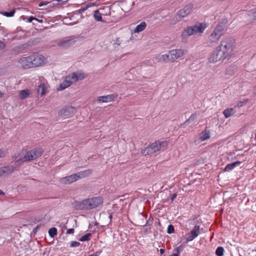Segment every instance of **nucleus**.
<instances>
[{"label":"nucleus","instance_id":"nucleus-56","mask_svg":"<svg viewBox=\"0 0 256 256\" xmlns=\"http://www.w3.org/2000/svg\"><path fill=\"white\" fill-rule=\"evenodd\" d=\"M2 152H0V158H2Z\"/></svg>","mask_w":256,"mask_h":256},{"label":"nucleus","instance_id":"nucleus-21","mask_svg":"<svg viewBox=\"0 0 256 256\" xmlns=\"http://www.w3.org/2000/svg\"><path fill=\"white\" fill-rule=\"evenodd\" d=\"M72 82L68 81V80H67L66 78V77L64 82L59 85V86L57 88V90H64L65 88H67L68 87L70 86Z\"/></svg>","mask_w":256,"mask_h":256},{"label":"nucleus","instance_id":"nucleus-30","mask_svg":"<svg viewBox=\"0 0 256 256\" xmlns=\"http://www.w3.org/2000/svg\"><path fill=\"white\" fill-rule=\"evenodd\" d=\"M29 94L30 92L28 90H22L20 92V97L21 99H24L26 98Z\"/></svg>","mask_w":256,"mask_h":256},{"label":"nucleus","instance_id":"nucleus-2","mask_svg":"<svg viewBox=\"0 0 256 256\" xmlns=\"http://www.w3.org/2000/svg\"><path fill=\"white\" fill-rule=\"evenodd\" d=\"M168 146L166 140H158L150 144L146 148L142 150L141 154L143 156L152 154L160 150H164Z\"/></svg>","mask_w":256,"mask_h":256},{"label":"nucleus","instance_id":"nucleus-33","mask_svg":"<svg viewBox=\"0 0 256 256\" xmlns=\"http://www.w3.org/2000/svg\"><path fill=\"white\" fill-rule=\"evenodd\" d=\"M16 12L15 9H13L10 12H1L0 14H2L3 16H4L6 17H12L13 16L14 14Z\"/></svg>","mask_w":256,"mask_h":256},{"label":"nucleus","instance_id":"nucleus-45","mask_svg":"<svg viewBox=\"0 0 256 256\" xmlns=\"http://www.w3.org/2000/svg\"><path fill=\"white\" fill-rule=\"evenodd\" d=\"M102 252V250L96 252L95 253H94L88 256H99L100 253Z\"/></svg>","mask_w":256,"mask_h":256},{"label":"nucleus","instance_id":"nucleus-24","mask_svg":"<svg viewBox=\"0 0 256 256\" xmlns=\"http://www.w3.org/2000/svg\"><path fill=\"white\" fill-rule=\"evenodd\" d=\"M46 88L45 84H41L40 85L38 86V93L40 96H42L46 94Z\"/></svg>","mask_w":256,"mask_h":256},{"label":"nucleus","instance_id":"nucleus-27","mask_svg":"<svg viewBox=\"0 0 256 256\" xmlns=\"http://www.w3.org/2000/svg\"><path fill=\"white\" fill-rule=\"evenodd\" d=\"M236 112L234 108H229L225 110V118L233 115Z\"/></svg>","mask_w":256,"mask_h":256},{"label":"nucleus","instance_id":"nucleus-19","mask_svg":"<svg viewBox=\"0 0 256 256\" xmlns=\"http://www.w3.org/2000/svg\"><path fill=\"white\" fill-rule=\"evenodd\" d=\"M116 97L117 94H114L104 96H99L98 98V100L100 102H107L113 100Z\"/></svg>","mask_w":256,"mask_h":256},{"label":"nucleus","instance_id":"nucleus-51","mask_svg":"<svg viewBox=\"0 0 256 256\" xmlns=\"http://www.w3.org/2000/svg\"><path fill=\"white\" fill-rule=\"evenodd\" d=\"M4 193L1 190H0V195H4Z\"/></svg>","mask_w":256,"mask_h":256},{"label":"nucleus","instance_id":"nucleus-4","mask_svg":"<svg viewBox=\"0 0 256 256\" xmlns=\"http://www.w3.org/2000/svg\"><path fill=\"white\" fill-rule=\"evenodd\" d=\"M225 44V58L232 57L234 55V50L235 48V40L232 38H226Z\"/></svg>","mask_w":256,"mask_h":256},{"label":"nucleus","instance_id":"nucleus-53","mask_svg":"<svg viewBox=\"0 0 256 256\" xmlns=\"http://www.w3.org/2000/svg\"><path fill=\"white\" fill-rule=\"evenodd\" d=\"M39 228V226H37L36 228H34V231H36Z\"/></svg>","mask_w":256,"mask_h":256},{"label":"nucleus","instance_id":"nucleus-41","mask_svg":"<svg viewBox=\"0 0 256 256\" xmlns=\"http://www.w3.org/2000/svg\"><path fill=\"white\" fill-rule=\"evenodd\" d=\"M234 66H230L227 68L226 73L228 74L232 75L234 73Z\"/></svg>","mask_w":256,"mask_h":256},{"label":"nucleus","instance_id":"nucleus-6","mask_svg":"<svg viewBox=\"0 0 256 256\" xmlns=\"http://www.w3.org/2000/svg\"><path fill=\"white\" fill-rule=\"evenodd\" d=\"M224 28L222 25L218 26L208 37V40L211 43L218 42L224 33Z\"/></svg>","mask_w":256,"mask_h":256},{"label":"nucleus","instance_id":"nucleus-48","mask_svg":"<svg viewBox=\"0 0 256 256\" xmlns=\"http://www.w3.org/2000/svg\"><path fill=\"white\" fill-rule=\"evenodd\" d=\"M121 42H122V40H120V38H118L116 40V43H115V44H118V46H119V45H120V44Z\"/></svg>","mask_w":256,"mask_h":256},{"label":"nucleus","instance_id":"nucleus-36","mask_svg":"<svg viewBox=\"0 0 256 256\" xmlns=\"http://www.w3.org/2000/svg\"><path fill=\"white\" fill-rule=\"evenodd\" d=\"M91 236V234L88 233L84 236H82L79 240L81 242H84L89 240H90V236Z\"/></svg>","mask_w":256,"mask_h":256},{"label":"nucleus","instance_id":"nucleus-42","mask_svg":"<svg viewBox=\"0 0 256 256\" xmlns=\"http://www.w3.org/2000/svg\"><path fill=\"white\" fill-rule=\"evenodd\" d=\"M170 56L169 53L168 54H166L162 55L161 56V59H162L164 61H167L168 60H170Z\"/></svg>","mask_w":256,"mask_h":256},{"label":"nucleus","instance_id":"nucleus-35","mask_svg":"<svg viewBox=\"0 0 256 256\" xmlns=\"http://www.w3.org/2000/svg\"><path fill=\"white\" fill-rule=\"evenodd\" d=\"M224 248L222 246H218L216 250V254L217 256H222L224 254Z\"/></svg>","mask_w":256,"mask_h":256},{"label":"nucleus","instance_id":"nucleus-49","mask_svg":"<svg viewBox=\"0 0 256 256\" xmlns=\"http://www.w3.org/2000/svg\"><path fill=\"white\" fill-rule=\"evenodd\" d=\"M5 46V45L2 42H0V47L2 48H4Z\"/></svg>","mask_w":256,"mask_h":256},{"label":"nucleus","instance_id":"nucleus-34","mask_svg":"<svg viewBox=\"0 0 256 256\" xmlns=\"http://www.w3.org/2000/svg\"><path fill=\"white\" fill-rule=\"evenodd\" d=\"M48 234L52 238H54L57 234V229L56 228H52L48 230Z\"/></svg>","mask_w":256,"mask_h":256},{"label":"nucleus","instance_id":"nucleus-3","mask_svg":"<svg viewBox=\"0 0 256 256\" xmlns=\"http://www.w3.org/2000/svg\"><path fill=\"white\" fill-rule=\"evenodd\" d=\"M43 152L44 150L40 148H35L28 151L24 156H16L14 159L16 160L15 164H18V165H20L21 162L35 160L40 157Z\"/></svg>","mask_w":256,"mask_h":256},{"label":"nucleus","instance_id":"nucleus-22","mask_svg":"<svg viewBox=\"0 0 256 256\" xmlns=\"http://www.w3.org/2000/svg\"><path fill=\"white\" fill-rule=\"evenodd\" d=\"M210 138V132L206 130L202 131L200 134V139L201 141L206 140Z\"/></svg>","mask_w":256,"mask_h":256},{"label":"nucleus","instance_id":"nucleus-20","mask_svg":"<svg viewBox=\"0 0 256 256\" xmlns=\"http://www.w3.org/2000/svg\"><path fill=\"white\" fill-rule=\"evenodd\" d=\"M92 170H86L84 171L78 172V173H76V174L77 176V179L78 180L79 179H81L89 176L92 174Z\"/></svg>","mask_w":256,"mask_h":256},{"label":"nucleus","instance_id":"nucleus-12","mask_svg":"<svg viewBox=\"0 0 256 256\" xmlns=\"http://www.w3.org/2000/svg\"><path fill=\"white\" fill-rule=\"evenodd\" d=\"M200 234V226L196 225L188 234L186 238V242L192 241L196 238Z\"/></svg>","mask_w":256,"mask_h":256},{"label":"nucleus","instance_id":"nucleus-55","mask_svg":"<svg viewBox=\"0 0 256 256\" xmlns=\"http://www.w3.org/2000/svg\"><path fill=\"white\" fill-rule=\"evenodd\" d=\"M2 92H0V98H2Z\"/></svg>","mask_w":256,"mask_h":256},{"label":"nucleus","instance_id":"nucleus-38","mask_svg":"<svg viewBox=\"0 0 256 256\" xmlns=\"http://www.w3.org/2000/svg\"><path fill=\"white\" fill-rule=\"evenodd\" d=\"M174 226L172 224L168 225L167 229V232L169 234H170L174 232Z\"/></svg>","mask_w":256,"mask_h":256},{"label":"nucleus","instance_id":"nucleus-23","mask_svg":"<svg viewBox=\"0 0 256 256\" xmlns=\"http://www.w3.org/2000/svg\"><path fill=\"white\" fill-rule=\"evenodd\" d=\"M146 24L145 22H143L138 24L135 29L134 30V33H139L143 31L146 28Z\"/></svg>","mask_w":256,"mask_h":256},{"label":"nucleus","instance_id":"nucleus-15","mask_svg":"<svg viewBox=\"0 0 256 256\" xmlns=\"http://www.w3.org/2000/svg\"><path fill=\"white\" fill-rule=\"evenodd\" d=\"M192 4H189L186 6H184L183 8L178 10L177 12V15L180 18H184L187 16L191 12V10L192 8Z\"/></svg>","mask_w":256,"mask_h":256},{"label":"nucleus","instance_id":"nucleus-29","mask_svg":"<svg viewBox=\"0 0 256 256\" xmlns=\"http://www.w3.org/2000/svg\"><path fill=\"white\" fill-rule=\"evenodd\" d=\"M94 18L98 22H103L102 18L98 10L94 11Z\"/></svg>","mask_w":256,"mask_h":256},{"label":"nucleus","instance_id":"nucleus-40","mask_svg":"<svg viewBox=\"0 0 256 256\" xmlns=\"http://www.w3.org/2000/svg\"><path fill=\"white\" fill-rule=\"evenodd\" d=\"M89 7L88 5H86L84 7L78 10V14H82L84 11L86 10Z\"/></svg>","mask_w":256,"mask_h":256},{"label":"nucleus","instance_id":"nucleus-9","mask_svg":"<svg viewBox=\"0 0 256 256\" xmlns=\"http://www.w3.org/2000/svg\"><path fill=\"white\" fill-rule=\"evenodd\" d=\"M18 166L16 164L14 166L8 165L2 166L0 168V177H6L10 174L14 170V169Z\"/></svg>","mask_w":256,"mask_h":256},{"label":"nucleus","instance_id":"nucleus-28","mask_svg":"<svg viewBox=\"0 0 256 256\" xmlns=\"http://www.w3.org/2000/svg\"><path fill=\"white\" fill-rule=\"evenodd\" d=\"M184 248V245L182 244L174 249V252L170 256H179L180 252L182 251Z\"/></svg>","mask_w":256,"mask_h":256},{"label":"nucleus","instance_id":"nucleus-44","mask_svg":"<svg viewBox=\"0 0 256 256\" xmlns=\"http://www.w3.org/2000/svg\"><path fill=\"white\" fill-rule=\"evenodd\" d=\"M247 101L246 102H238L237 104H236V106H237L238 108L242 106L243 105L245 104H246Z\"/></svg>","mask_w":256,"mask_h":256},{"label":"nucleus","instance_id":"nucleus-26","mask_svg":"<svg viewBox=\"0 0 256 256\" xmlns=\"http://www.w3.org/2000/svg\"><path fill=\"white\" fill-rule=\"evenodd\" d=\"M76 75L74 72H72L71 74H68L66 76L67 80L70 82H72V84L74 82L78 81V78H76Z\"/></svg>","mask_w":256,"mask_h":256},{"label":"nucleus","instance_id":"nucleus-14","mask_svg":"<svg viewBox=\"0 0 256 256\" xmlns=\"http://www.w3.org/2000/svg\"><path fill=\"white\" fill-rule=\"evenodd\" d=\"M32 62V67H36L40 66L44 63V57L40 54H34L30 56Z\"/></svg>","mask_w":256,"mask_h":256},{"label":"nucleus","instance_id":"nucleus-39","mask_svg":"<svg viewBox=\"0 0 256 256\" xmlns=\"http://www.w3.org/2000/svg\"><path fill=\"white\" fill-rule=\"evenodd\" d=\"M23 19H24V20H25L26 19H27V22H32V21L33 20H36L38 21V22H40V20H38V18H34V17H33V16H30L29 18H26V17H24V18H23Z\"/></svg>","mask_w":256,"mask_h":256},{"label":"nucleus","instance_id":"nucleus-52","mask_svg":"<svg viewBox=\"0 0 256 256\" xmlns=\"http://www.w3.org/2000/svg\"><path fill=\"white\" fill-rule=\"evenodd\" d=\"M18 40V38H17L16 36H14V37L12 38L11 41H12V40Z\"/></svg>","mask_w":256,"mask_h":256},{"label":"nucleus","instance_id":"nucleus-17","mask_svg":"<svg viewBox=\"0 0 256 256\" xmlns=\"http://www.w3.org/2000/svg\"><path fill=\"white\" fill-rule=\"evenodd\" d=\"M76 180H78L76 175V174H74L62 178L60 180V182L62 184H72Z\"/></svg>","mask_w":256,"mask_h":256},{"label":"nucleus","instance_id":"nucleus-11","mask_svg":"<svg viewBox=\"0 0 256 256\" xmlns=\"http://www.w3.org/2000/svg\"><path fill=\"white\" fill-rule=\"evenodd\" d=\"M74 110V108L71 106L64 108L59 112L58 116L63 118H70L73 114Z\"/></svg>","mask_w":256,"mask_h":256},{"label":"nucleus","instance_id":"nucleus-10","mask_svg":"<svg viewBox=\"0 0 256 256\" xmlns=\"http://www.w3.org/2000/svg\"><path fill=\"white\" fill-rule=\"evenodd\" d=\"M186 50L182 49H174L169 51V54L170 56V60L174 62L178 58L182 56L185 52Z\"/></svg>","mask_w":256,"mask_h":256},{"label":"nucleus","instance_id":"nucleus-59","mask_svg":"<svg viewBox=\"0 0 256 256\" xmlns=\"http://www.w3.org/2000/svg\"><path fill=\"white\" fill-rule=\"evenodd\" d=\"M1 24L0 23V25Z\"/></svg>","mask_w":256,"mask_h":256},{"label":"nucleus","instance_id":"nucleus-54","mask_svg":"<svg viewBox=\"0 0 256 256\" xmlns=\"http://www.w3.org/2000/svg\"><path fill=\"white\" fill-rule=\"evenodd\" d=\"M98 224H98V222H94V224L95 226H98Z\"/></svg>","mask_w":256,"mask_h":256},{"label":"nucleus","instance_id":"nucleus-13","mask_svg":"<svg viewBox=\"0 0 256 256\" xmlns=\"http://www.w3.org/2000/svg\"><path fill=\"white\" fill-rule=\"evenodd\" d=\"M18 62L20 64L21 67L24 69L32 68V62L30 56L22 58L19 60Z\"/></svg>","mask_w":256,"mask_h":256},{"label":"nucleus","instance_id":"nucleus-18","mask_svg":"<svg viewBox=\"0 0 256 256\" xmlns=\"http://www.w3.org/2000/svg\"><path fill=\"white\" fill-rule=\"evenodd\" d=\"M30 44L28 43H24L22 44H18L14 46L12 50V51L15 53L18 54L22 52L25 49L28 48Z\"/></svg>","mask_w":256,"mask_h":256},{"label":"nucleus","instance_id":"nucleus-50","mask_svg":"<svg viewBox=\"0 0 256 256\" xmlns=\"http://www.w3.org/2000/svg\"><path fill=\"white\" fill-rule=\"evenodd\" d=\"M160 254H164V250L162 249V248H160Z\"/></svg>","mask_w":256,"mask_h":256},{"label":"nucleus","instance_id":"nucleus-8","mask_svg":"<svg viewBox=\"0 0 256 256\" xmlns=\"http://www.w3.org/2000/svg\"><path fill=\"white\" fill-rule=\"evenodd\" d=\"M74 208L76 210H90V202L88 198L84 199L80 202L74 201L72 203Z\"/></svg>","mask_w":256,"mask_h":256},{"label":"nucleus","instance_id":"nucleus-1","mask_svg":"<svg viewBox=\"0 0 256 256\" xmlns=\"http://www.w3.org/2000/svg\"><path fill=\"white\" fill-rule=\"evenodd\" d=\"M207 26L208 25L205 23L197 22L194 25L186 27L184 30L181 34L182 40L185 41L192 35L202 33Z\"/></svg>","mask_w":256,"mask_h":256},{"label":"nucleus","instance_id":"nucleus-43","mask_svg":"<svg viewBox=\"0 0 256 256\" xmlns=\"http://www.w3.org/2000/svg\"><path fill=\"white\" fill-rule=\"evenodd\" d=\"M80 245V243L76 241H72L70 244V247H78Z\"/></svg>","mask_w":256,"mask_h":256},{"label":"nucleus","instance_id":"nucleus-47","mask_svg":"<svg viewBox=\"0 0 256 256\" xmlns=\"http://www.w3.org/2000/svg\"><path fill=\"white\" fill-rule=\"evenodd\" d=\"M176 194H174L170 196V200L172 202L176 197Z\"/></svg>","mask_w":256,"mask_h":256},{"label":"nucleus","instance_id":"nucleus-32","mask_svg":"<svg viewBox=\"0 0 256 256\" xmlns=\"http://www.w3.org/2000/svg\"><path fill=\"white\" fill-rule=\"evenodd\" d=\"M76 75V78H78V81L79 80H82L85 78V74L82 71H76L74 72Z\"/></svg>","mask_w":256,"mask_h":256},{"label":"nucleus","instance_id":"nucleus-58","mask_svg":"<svg viewBox=\"0 0 256 256\" xmlns=\"http://www.w3.org/2000/svg\"><path fill=\"white\" fill-rule=\"evenodd\" d=\"M42 4H40L39 6H42Z\"/></svg>","mask_w":256,"mask_h":256},{"label":"nucleus","instance_id":"nucleus-57","mask_svg":"<svg viewBox=\"0 0 256 256\" xmlns=\"http://www.w3.org/2000/svg\"><path fill=\"white\" fill-rule=\"evenodd\" d=\"M254 94H256V86L254 88Z\"/></svg>","mask_w":256,"mask_h":256},{"label":"nucleus","instance_id":"nucleus-25","mask_svg":"<svg viewBox=\"0 0 256 256\" xmlns=\"http://www.w3.org/2000/svg\"><path fill=\"white\" fill-rule=\"evenodd\" d=\"M240 164V162L239 161H237L232 164H228L225 167V171H229L233 169L235 166L238 165H239Z\"/></svg>","mask_w":256,"mask_h":256},{"label":"nucleus","instance_id":"nucleus-46","mask_svg":"<svg viewBox=\"0 0 256 256\" xmlns=\"http://www.w3.org/2000/svg\"><path fill=\"white\" fill-rule=\"evenodd\" d=\"M74 228H69L66 231L67 234H72L74 233Z\"/></svg>","mask_w":256,"mask_h":256},{"label":"nucleus","instance_id":"nucleus-31","mask_svg":"<svg viewBox=\"0 0 256 256\" xmlns=\"http://www.w3.org/2000/svg\"><path fill=\"white\" fill-rule=\"evenodd\" d=\"M196 114H192L190 116L187 120L182 126H188L190 122H193L196 118Z\"/></svg>","mask_w":256,"mask_h":256},{"label":"nucleus","instance_id":"nucleus-7","mask_svg":"<svg viewBox=\"0 0 256 256\" xmlns=\"http://www.w3.org/2000/svg\"><path fill=\"white\" fill-rule=\"evenodd\" d=\"M223 46L222 42L221 44L214 52L209 58L210 62H215L221 60L224 56V51L222 50V48Z\"/></svg>","mask_w":256,"mask_h":256},{"label":"nucleus","instance_id":"nucleus-5","mask_svg":"<svg viewBox=\"0 0 256 256\" xmlns=\"http://www.w3.org/2000/svg\"><path fill=\"white\" fill-rule=\"evenodd\" d=\"M78 38L72 36L64 38L57 41V45L62 48H67L73 46L77 41Z\"/></svg>","mask_w":256,"mask_h":256},{"label":"nucleus","instance_id":"nucleus-37","mask_svg":"<svg viewBox=\"0 0 256 256\" xmlns=\"http://www.w3.org/2000/svg\"><path fill=\"white\" fill-rule=\"evenodd\" d=\"M248 15L256 20V8L249 11Z\"/></svg>","mask_w":256,"mask_h":256},{"label":"nucleus","instance_id":"nucleus-16","mask_svg":"<svg viewBox=\"0 0 256 256\" xmlns=\"http://www.w3.org/2000/svg\"><path fill=\"white\" fill-rule=\"evenodd\" d=\"M88 200L92 210L98 208L103 202V200L101 197H92Z\"/></svg>","mask_w":256,"mask_h":256}]
</instances>
